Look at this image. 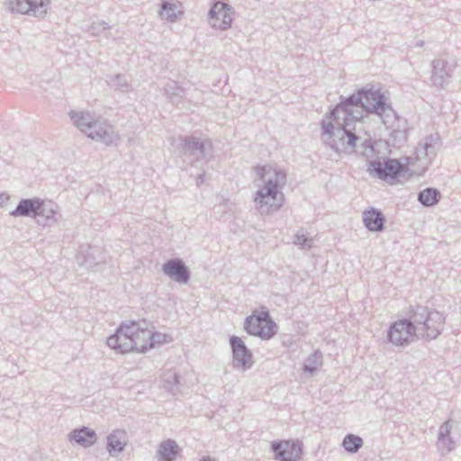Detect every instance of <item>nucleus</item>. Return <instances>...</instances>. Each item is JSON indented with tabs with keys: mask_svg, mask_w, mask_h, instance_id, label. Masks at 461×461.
Here are the masks:
<instances>
[{
	"mask_svg": "<svg viewBox=\"0 0 461 461\" xmlns=\"http://www.w3.org/2000/svg\"><path fill=\"white\" fill-rule=\"evenodd\" d=\"M256 171L263 185L255 194V207L261 215H269L285 203L282 188L286 184V174L271 166L257 167Z\"/></svg>",
	"mask_w": 461,
	"mask_h": 461,
	"instance_id": "nucleus-2",
	"label": "nucleus"
},
{
	"mask_svg": "<svg viewBox=\"0 0 461 461\" xmlns=\"http://www.w3.org/2000/svg\"><path fill=\"white\" fill-rule=\"evenodd\" d=\"M86 136L106 146L113 145L119 140L116 129L102 116H97Z\"/></svg>",
	"mask_w": 461,
	"mask_h": 461,
	"instance_id": "nucleus-10",
	"label": "nucleus"
},
{
	"mask_svg": "<svg viewBox=\"0 0 461 461\" xmlns=\"http://www.w3.org/2000/svg\"><path fill=\"white\" fill-rule=\"evenodd\" d=\"M69 440L75 441L84 447H89L96 443L97 435L94 429L83 426L69 433Z\"/></svg>",
	"mask_w": 461,
	"mask_h": 461,
	"instance_id": "nucleus-20",
	"label": "nucleus"
},
{
	"mask_svg": "<svg viewBox=\"0 0 461 461\" xmlns=\"http://www.w3.org/2000/svg\"><path fill=\"white\" fill-rule=\"evenodd\" d=\"M424 311H425L424 308L420 307V306H418L416 309L411 307V317H416V316L422 317L424 315Z\"/></svg>",
	"mask_w": 461,
	"mask_h": 461,
	"instance_id": "nucleus-38",
	"label": "nucleus"
},
{
	"mask_svg": "<svg viewBox=\"0 0 461 461\" xmlns=\"http://www.w3.org/2000/svg\"><path fill=\"white\" fill-rule=\"evenodd\" d=\"M416 330L411 319H399L390 326L387 339L393 345L404 347L417 339Z\"/></svg>",
	"mask_w": 461,
	"mask_h": 461,
	"instance_id": "nucleus-3",
	"label": "nucleus"
},
{
	"mask_svg": "<svg viewBox=\"0 0 461 461\" xmlns=\"http://www.w3.org/2000/svg\"><path fill=\"white\" fill-rule=\"evenodd\" d=\"M294 245L298 246L300 249H309L312 247L313 244V239L308 238L304 235V233L297 232L294 235Z\"/></svg>",
	"mask_w": 461,
	"mask_h": 461,
	"instance_id": "nucleus-33",
	"label": "nucleus"
},
{
	"mask_svg": "<svg viewBox=\"0 0 461 461\" xmlns=\"http://www.w3.org/2000/svg\"><path fill=\"white\" fill-rule=\"evenodd\" d=\"M167 97L174 105L179 107L183 103L185 90L176 81L170 80L165 86Z\"/></svg>",
	"mask_w": 461,
	"mask_h": 461,
	"instance_id": "nucleus-27",
	"label": "nucleus"
},
{
	"mask_svg": "<svg viewBox=\"0 0 461 461\" xmlns=\"http://www.w3.org/2000/svg\"><path fill=\"white\" fill-rule=\"evenodd\" d=\"M179 376L175 372H167L164 375L163 387L166 391L176 395L179 393Z\"/></svg>",
	"mask_w": 461,
	"mask_h": 461,
	"instance_id": "nucleus-30",
	"label": "nucleus"
},
{
	"mask_svg": "<svg viewBox=\"0 0 461 461\" xmlns=\"http://www.w3.org/2000/svg\"><path fill=\"white\" fill-rule=\"evenodd\" d=\"M111 84L115 86V88L122 93H126L130 89V85L128 80L124 75L117 74L111 80Z\"/></svg>",
	"mask_w": 461,
	"mask_h": 461,
	"instance_id": "nucleus-34",
	"label": "nucleus"
},
{
	"mask_svg": "<svg viewBox=\"0 0 461 461\" xmlns=\"http://www.w3.org/2000/svg\"><path fill=\"white\" fill-rule=\"evenodd\" d=\"M172 341L171 336L158 332L154 330V327L150 329V337H149V342L148 344L149 350L151 348H154L157 346L162 345L164 343H168Z\"/></svg>",
	"mask_w": 461,
	"mask_h": 461,
	"instance_id": "nucleus-32",
	"label": "nucleus"
},
{
	"mask_svg": "<svg viewBox=\"0 0 461 461\" xmlns=\"http://www.w3.org/2000/svg\"><path fill=\"white\" fill-rule=\"evenodd\" d=\"M39 198L22 199L16 208L10 212L14 217H32L36 218L37 212L40 206Z\"/></svg>",
	"mask_w": 461,
	"mask_h": 461,
	"instance_id": "nucleus-21",
	"label": "nucleus"
},
{
	"mask_svg": "<svg viewBox=\"0 0 461 461\" xmlns=\"http://www.w3.org/2000/svg\"><path fill=\"white\" fill-rule=\"evenodd\" d=\"M244 329L249 334L262 339H269L277 332L273 319H245Z\"/></svg>",
	"mask_w": 461,
	"mask_h": 461,
	"instance_id": "nucleus-12",
	"label": "nucleus"
},
{
	"mask_svg": "<svg viewBox=\"0 0 461 461\" xmlns=\"http://www.w3.org/2000/svg\"><path fill=\"white\" fill-rule=\"evenodd\" d=\"M197 180H198V183H197L198 185H199V184L203 183V181H204V179H203V175H200V176H198Z\"/></svg>",
	"mask_w": 461,
	"mask_h": 461,
	"instance_id": "nucleus-40",
	"label": "nucleus"
},
{
	"mask_svg": "<svg viewBox=\"0 0 461 461\" xmlns=\"http://www.w3.org/2000/svg\"><path fill=\"white\" fill-rule=\"evenodd\" d=\"M363 438L354 434H348L343 438L342 446L348 453H357L363 446Z\"/></svg>",
	"mask_w": 461,
	"mask_h": 461,
	"instance_id": "nucleus-31",
	"label": "nucleus"
},
{
	"mask_svg": "<svg viewBox=\"0 0 461 461\" xmlns=\"http://www.w3.org/2000/svg\"><path fill=\"white\" fill-rule=\"evenodd\" d=\"M73 124L86 135L97 118V115L88 111H70L68 113Z\"/></svg>",
	"mask_w": 461,
	"mask_h": 461,
	"instance_id": "nucleus-18",
	"label": "nucleus"
},
{
	"mask_svg": "<svg viewBox=\"0 0 461 461\" xmlns=\"http://www.w3.org/2000/svg\"><path fill=\"white\" fill-rule=\"evenodd\" d=\"M445 319H424L418 328L422 337L428 339H435L443 330Z\"/></svg>",
	"mask_w": 461,
	"mask_h": 461,
	"instance_id": "nucleus-22",
	"label": "nucleus"
},
{
	"mask_svg": "<svg viewBox=\"0 0 461 461\" xmlns=\"http://www.w3.org/2000/svg\"><path fill=\"white\" fill-rule=\"evenodd\" d=\"M413 158H409V162H408V165H413L414 163L412 162Z\"/></svg>",
	"mask_w": 461,
	"mask_h": 461,
	"instance_id": "nucleus-43",
	"label": "nucleus"
},
{
	"mask_svg": "<svg viewBox=\"0 0 461 461\" xmlns=\"http://www.w3.org/2000/svg\"><path fill=\"white\" fill-rule=\"evenodd\" d=\"M200 461H213L210 456H203L200 459Z\"/></svg>",
	"mask_w": 461,
	"mask_h": 461,
	"instance_id": "nucleus-41",
	"label": "nucleus"
},
{
	"mask_svg": "<svg viewBox=\"0 0 461 461\" xmlns=\"http://www.w3.org/2000/svg\"><path fill=\"white\" fill-rule=\"evenodd\" d=\"M233 14L230 5L216 1L209 11V23L212 28L225 31L231 26Z\"/></svg>",
	"mask_w": 461,
	"mask_h": 461,
	"instance_id": "nucleus-11",
	"label": "nucleus"
},
{
	"mask_svg": "<svg viewBox=\"0 0 461 461\" xmlns=\"http://www.w3.org/2000/svg\"><path fill=\"white\" fill-rule=\"evenodd\" d=\"M131 337L133 351L144 353L149 350L150 329L148 327L146 319H141L140 321H134Z\"/></svg>",
	"mask_w": 461,
	"mask_h": 461,
	"instance_id": "nucleus-15",
	"label": "nucleus"
},
{
	"mask_svg": "<svg viewBox=\"0 0 461 461\" xmlns=\"http://www.w3.org/2000/svg\"><path fill=\"white\" fill-rule=\"evenodd\" d=\"M363 222L368 230L379 232L384 229L385 218L380 210L371 208L363 212Z\"/></svg>",
	"mask_w": 461,
	"mask_h": 461,
	"instance_id": "nucleus-19",
	"label": "nucleus"
},
{
	"mask_svg": "<svg viewBox=\"0 0 461 461\" xmlns=\"http://www.w3.org/2000/svg\"><path fill=\"white\" fill-rule=\"evenodd\" d=\"M182 4L177 0H165L161 3L160 16L167 22L174 23L183 14Z\"/></svg>",
	"mask_w": 461,
	"mask_h": 461,
	"instance_id": "nucleus-23",
	"label": "nucleus"
},
{
	"mask_svg": "<svg viewBox=\"0 0 461 461\" xmlns=\"http://www.w3.org/2000/svg\"><path fill=\"white\" fill-rule=\"evenodd\" d=\"M439 147L440 137L438 133L429 134L419 142L415 150V160L420 163L419 167L421 168L422 173L436 157Z\"/></svg>",
	"mask_w": 461,
	"mask_h": 461,
	"instance_id": "nucleus-4",
	"label": "nucleus"
},
{
	"mask_svg": "<svg viewBox=\"0 0 461 461\" xmlns=\"http://www.w3.org/2000/svg\"><path fill=\"white\" fill-rule=\"evenodd\" d=\"M210 148L211 142L209 140L201 141L194 136L180 139V144L178 146L183 155L194 157L196 159L203 158L207 149Z\"/></svg>",
	"mask_w": 461,
	"mask_h": 461,
	"instance_id": "nucleus-14",
	"label": "nucleus"
},
{
	"mask_svg": "<svg viewBox=\"0 0 461 461\" xmlns=\"http://www.w3.org/2000/svg\"><path fill=\"white\" fill-rule=\"evenodd\" d=\"M377 114L387 128H394L398 121L388 98L379 90L361 89L339 103L321 121L323 142L337 153H356L372 158L375 155L374 143L368 136H359L351 127L363 118V112Z\"/></svg>",
	"mask_w": 461,
	"mask_h": 461,
	"instance_id": "nucleus-1",
	"label": "nucleus"
},
{
	"mask_svg": "<svg viewBox=\"0 0 461 461\" xmlns=\"http://www.w3.org/2000/svg\"><path fill=\"white\" fill-rule=\"evenodd\" d=\"M405 168V166L394 158L369 160L367 171L382 180L395 179Z\"/></svg>",
	"mask_w": 461,
	"mask_h": 461,
	"instance_id": "nucleus-8",
	"label": "nucleus"
},
{
	"mask_svg": "<svg viewBox=\"0 0 461 461\" xmlns=\"http://www.w3.org/2000/svg\"><path fill=\"white\" fill-rule=\"evenodd\" d=\"M321 364L322 353L318 349L305 359L303 369L306 373L313 374Z\"/></svg>",
	"mask_w": 461,
	"mask_h": 461,
	"instance_id": "nucleus-29",
	"label": "nucleus"
},
{
	"mask_svg": "<svg viewBox=\"0 0 461 461\" xmlns=\"http://www.w3.org/2000/svg\"><path fill=\"white\" fill-rule=\"evenodd\" d=\"M424 45V41H418L415 44V46L417 47H422Z\"/></svg>",
	"mask_w": 461,
	"mask_h": 461,
	"instance_id": "nucleus-42",
	"label": "nucleus"
},
{
	"mask_svg": "<svg viewBox=\"0 0 461 461\" xmlns=\"http://www.w3.org/2000/svg\"><path fill=\"white\" fill-rule=\"evenodd\" d=\"M391 137H393L399 145L405 142L406 140V132L405 131H402L399 129H393Z\"/></svg>",
	"mask_w": 461,
	"mask_h": 461,
	"instance_id": "nucleus-36",
	"label": "nucleus"
},
{
	"mask_svg": "<svg viewBox=\"0 0 461 461\" xmlns=\"http://www.w3.org/2000/svg\"><path fill=\"white\" fill-rule=\"evenodd\" d=\"M163 273L171 280L179 284H187L190 279V270L180 258L167 260L162 266Z\"/></svg>",
	"mask_w": 461,
	"mask_h": 461,
	"instance_id": "nucleus-13",
	"label": "nucleus"
},
{
	"mask_svg": "<svg viewBox=\"0 0 461 461\" xmlns=\"http://www.w3.org/2000/svg\"><path fill=\"white\" fill-rule=\"evenodd\" d=\"M178 450L179 448L176 441L167 439L159 446L158 451V461H173L178 455Z\"/></svg>",
	"mask_w": 461,
	"mask_h": 461,
	"instance_id": "nucleus-26",
	"label": "nucleus"
},
{
	"mask_svg": "<svg viewBox=\"0 0 461 461\" xmlns=\"http://www.w3.org/2000/svg\"><path fill=\"white\" fill-rule=\"evenodd\" d=\"M132 329H134L133 320H131L129 324H121L116 329L115 332L107 338V346L117 354H125L133 351Z\"/></svg>",
	"mask_w": 461,
	"mask_h": 461,
	"instance_id": "nucleus-5",
	"label": "nucleus"
},
{
	"mask_svg": "<svg viewBox=\"0 0 461 461\" xmlns=\"http://www.w3.org/2000/svg\"><path fill=\"white\" fill-rule=\"evenodd\" d=\"M9 198L10 197L7 194L2 193L0 194V207L5 206L7 203V202L9 201Z\"/></svg>",
	"mask_w": 461,
	"mask_h": 461,
	"instance_id": "nucleus-39",
	"label": "nucleus"
},
{
	"mask_svg": "<svg viewBox=\"0 0 461 461\" xmlns=\"http://www.w3.org/2000/svg\"><path fill=\"white\" fill-rule=\"evenodd\" d=\"M59 217V206L50 200H40V206L36 215V221L41 226H52L58 222Z\"/></svg>",
	"mask_w": 461,
	"mask_h": 461,
	"instance_id": "nucleus-16",
	"label": "nucleus"
},
{
	"mask_svg": "<svg viewBox=\"0 0 461 461\" xmlns=\"http://www.w3.org/2000/svg\"><path fill=\"white\" fill-rule=\"evenodd\" d=\"M453 423L454 420H448L439 427L438 443L446 448L447 452L453 450L456 445L455 441L450 437Z\"/></svg>",
	"mask_w": 461,
	"mask_h": 461,
	"instance_id": "nucleus-24",
	"label": "nucleus"
},
{
	"mask_svg": "<svg viewBox=\"0 0 461 461\" xmlns=\"http://www.w3.org/2000/svg\"><path fill=\"white\" fill-rule=\"evenodd\" d=\"M440 198V192L433 187H427L418 194V201L425 207L436 205Z\"/></svg>",
	"mask_w": 461,
	"mask_h": 461,
	"instance_id": "nucleus-28",
	"label": "nucleus"
},
{
	"mask_svg": "<svg viewBox=\"0 0 461 461\" xmlns=\"http://www.w3.org/2000/svg\"><path fill=\"white\" fill-rule=\"evenodd\" d=\"M248 317H253V318H256V317H270V315H269V312H268L267 310H265L264 308H262V311L259 312L258 310H255Z\"/></svg>",
	"mask_w": 461,
	"mask_h": 461,
	"instance_id": "nucleus-37",
	"label": "nucleus"
},
{
	"mask_svg": "<svg viewBox=\"0 0 461 461\" xmlns=\"http://www.w3.org/2000/svg\"><path fill=\"white\" fill-rule=\"evenodd\" d=\"M446 61L442 59H436L432 62V76L431 81L437 86L442 87L449 77L447 70H446Z\"/></svg>",
	"mask_w": 461,
	"mask_h": 461,
	"instance_id": "nucleus-25",
	"label": "nucleus"
},
{
	"mask_svg": "<svg viewBox=\"0 0 461 461\" xmlns=\"http://www.w3.org/2000/svg\"><path fill=\"white\" fill-rule=\"evenodd\" d=\"M50 3V0H7L5 5L11 13L43 17Z\"/></svg>",
	"mask_w": 461,
	"mask_h": 461,
	"instance_id": "nucleus-7",
	"label": "nucleus"
},
{
	"mask_svg": "<svg viewBox=\"0 0 461 461\" xmlns=\"http://www.w3.org/2000/svg\"><path fill=\"white\" fill-rule=\"evenodd\" d=\"M275 459L279 461H299L303 455V443L299 440H275L271 442Z\"/></svg>",
	"mask_w": 461,
	"mask_h": 461,
	"instance_id": "nucleus-9",
	"label": "nucleus"
},
{
	"mask_svg": "<svg viewBox=\"0 0 461 461\" xmlns=\"http://www.w3.org/2000/svg\"><path fill=\"white\" fill-rule=\"evenodd\" d=\"M128 438L124 429H113L107 436L106 449L111 456H116L124 451L127 445Z\"/></svg>",
	"mask_w": 461,
	"mask_h": 461,
	"instance_id": "nucleus-17",
	"label": "nucleus"
},
{
	"mask_svg": "<svg viewBox=\"0 0 461 461\" xmlns=\"http://www.w3.org/2000/svg\"><path fill=\"white\" fill-rule=\"evenodd\" d=\"M232 355V367L241 371L250 369L254 365L253 354L244 341L238 336L232 335L229 339Z\"/></svg>",
	"mask_w": 461,
	"mask_h": 461,
	"instance_id": "nucleus-6",
	"label": "nucleus"
},
{
	"mask_svg": "<svg viewBox=\"0 0 461 461\" xmlns=\"http://www.w3.org/2000/svg\"><path fill=\"white\" fill-rule=\"evenodd\" d=\"M107 29H110V26H108L105 22L98 21L91 23L88 29V32L94 36H98L102 32Z\"/></svg>",
	"mask_w": 461,
	"mask_h": 461,
	"instance_id": "nucleus-35",
	"label": "nucleus"
}]
</instances>
